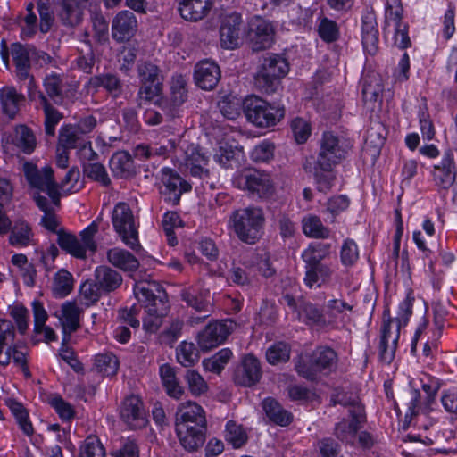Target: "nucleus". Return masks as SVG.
<instances>
[{
    "label": "nucleus",
    "instance_id": "nucleus-1",
    "mask_svg": "<svg viewBox=\"0 0 457 457\" xmlns=\"http://www.w3.org/2000/svg\"><path fill=\"white\" fill-rule=\"evenodd\" d=\"M134 294L146 313L143 319L144 328L150 333L156 332L170 310L166 291L156 281H144L135 285Z\"/></svg>",
    "mask_w": 457,
    "mask_h": 457
},
{
    "label": "nucleus",
    "instance_id": "nucleus-2",
    "mask_svg": "<svg viewBox=\"0 0 457 457\" xmlns=\"http://www.w3.org/2000/svg\"><path fill=\"white\" fill-rule=\"evenodd\" d=\"M134 294L146 313L143 319L144 328L150 333L156 332L170 310L166 291L156 281H144L135 285Z\"/></svg>",
    "mask_w": 457,
    "mask_h": 457
},
{
    "label": "nucleus",
    "instance_id": "nucleus-3",
    "mask_svg": "<svg viewBox=\"0 0 457 457\" xmlns=\"http://www.w3.org/2000/svg\"><path fill=\"white\" fill-rule=\"evenodd\" d=\"M229 221L236 235L244 243L253 245L262 236L265 217L259 207L237 209L231 213Z\"/></svg>",
    "mask_w": 457,
    "mask_h": 457
},
{
    "label": "nucleus",
    "instance_id": "nucleus-4",
    "mask_svg": "<svg viewBox=\"0 0 457 457\" xmlns=\"http://www.w3.org/2000/svg\"><path fill=\"white\" fill-rule=\"evenodd\" d=\"M289 71L287 60L281 54H266L262 57L254 76V85L262 93L277 91L280 79Z\"/></svg>",
    "mask_w": 457,
    "mask_h": 457
},
{
    "label": "nucleus",
    "instance_id": "nucleus-5",
    "mask_svg": "<svg viewBox=\"0 0 457 457\" xmlns=\"http://www.w3.org/2000/svg\"><path fill=\"white\" fill-rule=\"evenodd\" d=\"M337 354L328 346L317 347L309 356L302 358L295 364L299 376L314 381L321 373L331 372L337 365Z\"/></svg>",
    "mask_w": 457,
    "mask_h": 457
},
{
    "label": "nucleus",
    "instance_id": "nucleus-6",
    "mask_svg": "<svg viewBox=\"0 0 457 457\" xmlns=\"http://www.w3.org/2000/svg\"><path fill=\"white\" fill-rule=\"evenodd\" d=\"M137 73L140 87L136 102L141 107L162 93L164 75L162 69L150 61L137 63Z\"/></svg>",
    "mask_w": 457,
    "mask_h": 457
},
{
    "label": "nucleus",
    "instance_id": "nucleus-7",
    "mask_svg": "<svg viewBox=\"0 0 457 457\" xmlns=\"http://www.w3.org/2000/svg\"><path fill=\"white\" fill-rule=\"evenodd\" d=\"M243 111L246 120L259 128L275 126L284 116V107L270 104L258 96L245 98Z\"/></svg>",
    "mask_w": 457,
    "mask_h": 457
},
{
    "label": "nucleus",
    "instance_id": "nucleus-8",
    "mask_svg": "<svg viewBox=\"0 0 457 457\" xmlns=\"http://www.w3.org/2000/svg\"><path fill=\"white\" fill-rule=\"evenodd\" d=\"M112 221L114 230L129 247L132 250L140 248L137 227L129 204L118 203L112 211Z\"/></svg>",
    "mask_w": 457,
    "mask_h": 457
},
{
    "label": "nucleus",
    "instance_id": "nucleus-9",
    "mask_svg": "<svg viewBox=\"0 0 457 457\" xmlns=\"http://www.w3.org/2000/svg\"><path fill=\"white\" fill-rule=\"evenodd\" d=\"M24 174L31 187L46 192L52 203L60 205L59 187L54 178V170L50 166L38 170L34 164L26 162L23 167Z\"/></svg>",
    "mask_w": 457,
    "mask_h": 457
},
{
    "label": "nucleus",
    "instance_id": "nucleus-10",
    "mask_svg": "<svg viewBox=\"0 0 457 457\" xmlns=\"http://www.w3.org/2000/svg\"><path fill=\"white\" fill-rule=\"evenodd\" d=\"M352 147L349 141L340 138L332 132H325L320 140V149L317 157L321 165H337L344 159Z\"/></svg>",
    "mask_w": 457,
    "mask_h": 457
},
{
    "label": "nucleus",
    "instance_id": "nucleus-11",
    "mask_svg": "<svg viewBox=\"0 0 457 457\" xmlns=\"http://www.w3.org/2000/svg\"><path fill=\"white\" fill-rule=\"evenodd\" d=\"M401 320H394L388 317L384 319L380 328V340L378 355L381 361L391 363L395 358L401 330Z\"/></svg>",
    "mask_w": 457,
    "mask_h": 457
},
{
    "label": "nucleus",
    "instance_id": "nucleus-12",
    "mask_svg": "<svg viewBox=\"0 0 457 457\" xmlns=\"http://www.w3.org/2000/svg\"><path fill=\"white\" fill-rule=\"evenodd\" d=\"M275 29L272 23L260 16L251 19L248 23L247 39L254 52L270 48L274 43Z\"/></svg>",
    "mask_w": 457,
    "mask_h": 457
},
{
    "label": "nucleus",
    "instance_id": "nucleus-13",
    "mask_svg": "<svg viewBox=\"0 0 457 457\" xmlns=\"http://www.w3.org/2000/svg\"><path fill=\"white\" fill-rule=\"evenodd\" d=\"M237 182L239 187L247 190L259 198H269L275 191L270 176L257 170L241 174Z\"/></svg>",
    "mask_w": 457,
    "mask_h": 457
},
{
    "label": "nucleus",
    "instance_id": "nucleus-14",
    "mask_svg": "<svg viewBox=\"0 0 457 457\" xmlns=\"http://www.w3.org/2000/svg\"><path fill=\"white\" fill-rule=\"evenodd\" d=\"M237 328V323L230 320L220 322L210 323L198 335V345L203 351H209L212 348L222 344L228 336Z\"/></svg>",
    "mask_w": 457,
    "mask_h": 457
},
{
    "label": "nucleus",
    "instance_id": "nucleus-15",
    "mask_svg": "<svg viewBox=\"0 0 457 457\" xmlns=\"http://www.w3.org/2000/svg\"><path fill=\"white\" fill-rule=\"evenodd\" d=\"M120 415L129 428L133 430L142 429L148 423L143 402L137 395H131L123 400Z\"/></svg>",
    "mask_w": 457,
    "mask_h": 457
},
{
    "label": "nucleus",
    "instance_id": "nucleus-16",
    "mask_svg": "<svg viewBox=\"0 0 457 457\" xmlns=\"http://www.w3.org/2000/svg\"><path fill=\"white\" fill-rule=\"evenodd\" d=\"M161 180L163 185L161 194L163 195L164 201L172 205H178L181 195L185 192H189L192 188L187 181L170 168H163L162 170Z\"/></svg>",
    "mask_w": 457,
    "mask_h": 457
},
{
    "label": "nucleus",
    "instance_id": "nucleus-17",
    "mask_svg": "<svg viewBox=\"0 0 457 457\" xmlns=\"http://www.w3.org/2000/svg\"><path fill=\"white\" fill-rule=\"evenodd\" d=\"M92 0H54L56 12L62 25L75 27L83 19L84 10Z\"/></svg>",
    "mask_w": 457,
    "mask_h": 457
},
{
    "label": "nucleus",
    "instance_id": "nucleus-18",
    "mask_svg": "<svg viewBox=\"0 0 457 457\" xmlns=\"http://www.w3.org/2000/svg\"><path fill=\"white\" fill-rule=\"evenodd\" d=\"M262 368L259 360L253 354L243 357L241 364L234 371V381L244 386H252L262 378Z\"/></svg>",
    "mask_w": 457,
    "mask_h": 457
},
{
    "label": "nucleus",
    "instance_id": "nucleus-19",
    "mask_svg": "<svg viewBox=\"0 0 457 457\" xmlns=\"http://www.w3.org/2000/svg\"><path fill=\"white\" fill-rule=\"evenodd\" d=\"M351 416V421L342 420L337 423L334 429V435L342 442L353 443L357 432L361 428L365 422L364 407H357L348 411Z\"/></svg>",
    "mask_w": 457,
    "mask_h": 457
},
{
    "label": "nucleus",
    "instance_id": "nucleus-20",
    "mask_svg": "<svg viewBox=\"0 0 457 457\" xmlns=\"http://www.w3.org/2000/svg\"><path fill=\"white\" fill-rule=\"evenodd\" d=\"M137 30V18L129 11L119 12L112 21V37L118 43L129 41L135 36Z\"/></svg>",
    "mask_w": 457,
    "mask_h": 457
},
{
    "label": "nucleus",
    "instance_id": "nucleus-21",
    "mask_svg": "<svg viewBox=\"0 0 457 457\" xmlns=\"http://www.w3.org/2000/svg\"><path fill=\"white\" fill-rule=\"evenodd\" d=\"M242 23V16L237 12L231 13L224 19L220 29V45L223 48L235 49L240 45Z\"/></svg>",
    "mask_w": 457,
    "mask_h": 457
},
{
    "label": "nucleus",
    "instance_id": "nucleus-22",
    "mask_svg": "<svg viewBox=\"0 0 457 457\" xmlns=\"http://www.w3.org/2000/svg\"><path fill=\"white\" fill-rule=\"evenodd\" d=\"M194 79L204 90L213 89L220 79V70L217 63L210 60H203L195 66Z\"/></svg>",
    "mask_w": 457,
    "mask_h": 457
},
{
    "label": "nucleus",
    "instance_id": "nucleus-23",
    "mask_svg": "<svg viewBox=\"0 0 457 457\" xmlns=\"http://www.w3.org/2000/svg\"><path fill=\"white\" fill-rule=\"evenodd\" d=\"M31 51H34V46L32 45L15 43L11 46L16 76L21 81L29 79L30 85L34 82V78L30 76Z\"/></svg>",
    "mask_w": 457,
    "mask_h": 457
},
{
    "label": "nucleus",
    "instance_id": "nucleus-24",
    "mask_svg": "<svg viewBox=\"0 0 457 457\" xmlns=\"http://www.w3.org/2000/svg\"><path fill=\"white\" fill-rule=\"evenodd\" d=\"M454 168L453 153L445 152L441 162L434 166L433 179L438 188L447 190L453 185L456 177Z\"/></svg>",
    "mask_w": 457,
    "mask_h": 457
},
{
    "label": "nucleus",
    "instance_id": "nucleus-25",
    "mask_svg": "<svg viewBox=\"0 0 457 457\" xmlns=\"http://www.w3.org/2000/svg\"><path fill=\"white\" fill-rule=\"evenodd\" d=\"M361 42L364 50L373 55L378 50L379 32L376 15L367 12L361 18Z\"/></svg>",
    "mask_w": 457,
    "mask_h": 457
},
{
    "label": "nucleus",
    "instance_id": "nucleus-26",
    "mask_svg": "<svg viewBox=\"0 0 457 457\" xmlns=\"http://www.w3.org/2000/svg\"><path fill=\"white\" fill-rule=\"evenodd\" d=\"M181 17L189 21L204 19L213 6V0H178Z\"/></svg>",
    "mask_w": 457,
    "mask_h": 457
},
{
    "label": "nucleus",
    "instance_id": "nucleus-27",
    "mask_svg": "<svg viewBox=\"0 0 457 457\" xmlns=\"http://www.w3.org/2000/svg\"><path fill=\"white\" fill-rule=\"evenodd\" d=\"M192 420L199 424V422L206 423L205 411L201 405L195 402L187 401L179 404L175 415V428L185 425Z\"/></svg>",
    "mask_w": 457,
    "mask_h": 457
},
{
    "label": "nucleus",
    "instance_id": "nucleus-28",
    "mask_svg": "<svg viewBox=\"0 0 457 457\" xmlns=\"http://www.w3.org/2000/svg\"><path fill=\"white\" fill-rule=\"evenodd\" d=\"M298 319L311 328L318 330H328L325 312L311 302L302 301L300 303Z\"/></svg>",
    "mask_w": 457,
    "mask_h": 457
},
{
    "label": "nucleus",
    "instance_id": "nucleus-29",
    "mask_svg": "<svg viewBox=\"0 0 457 457\" xmlns=\"http://www.w3.org/2000/svg\"><path fill=\"white\" fill-rule=\"evenodd\" d=\"M89 89L97 92L104 88L112 97H119L123 90V83L117 74L106 72L91 77L87 84Z\"/></svg>",
    "mask_w": 457,
    "mask_h": 457
},
{
    "label": "nucleus",
    "instance_id": "nucleus-30",
    "mask_svg": "<svg viewBox=\"0 0 457 457\" xmlns=\"http://www.w3.org/2000/svg\"><path fill=\"white\" fill-rule=\"evenodd\" d=\"M95 279L104 294H110L122 285V276L117 270L106 265L98 266L95 270Z\"/></svg>",
    "mask_w": 457,
    "mask_h": 457
},
{
    "label": "nucleus",
    "instance_id": "nucleus-31",
    "mask_svg": "<svg viewBox=\"0 0 457 457\" xmlns=\"http://www.w3.org/2000/svg\"><path fill=\"white\" fill-rule=\"evenodd\" d=\"M304 283L307 287H312L314 285L320 287L330 280L333 270L329 265L315 262H304Z\"/></svg>",
    "mask_w": 457,
    "mask_h": 457
},
{
    "label": "nucleus",
    "instance_id": "nucleus-32",
    "mask_svg": "<svg viewBox=\"0 0 457 457\" xmlns=\"http://www.w3.org/2000/svg\"><path fill=\"white\" fill-rule=\"evenodd\" d=\"M15 328L12 321L0 319V365L11 362L12 347L15 345Z\"/></svg>",
    "mask_w": 457,
    "mask_h": 457
},
{
    "label": "nucleus",
    "instance_id": "nucleus-33",
    "mask_svg": "<svg viewBox=\"0 0 457 457\" xmlns=\"http://www.w3.org/2000/svg\"><path fill=\"white\" fill-rule=\"evenodd\" d=\"M180 445L188 452H195L202 447L206 440L207 428H195L193 430L184 426L175 428Z\"/></svg>",
    "mask_w": 457,
    "mask_h": 457
},
{
    "label": "nucleus",
    "instance_id": "nucleus-34",
    "mask_svg": "<svg viewBox=\"0 0 457 457\" xmlns=\"http://www.w3.org/2000/svg\"><path fill=\"white\" fill-rule=\"evenodd\" d=\"M159 374L166 394L176 400L181 399L185 389L180 386L174 368L168 363L162 364L159 368Z\"/></svg>",
    "mask_w": 457,
    "mask_h": 457
},
{
    "label": "nucleus",
    "instance_id": "nucleus-35",
    "mask_svg": "<svg viewBox=\"0 0 457 457\" xmlns=\"http://www.w3.org/2000/svg\"><path fill=\"white\" fill-rule=\"evenodd\" d=\"M11 143L19 151L26 154H30L37 145V140L33 131L28 126L23 124L17 125L14 128L11 137Z\"/></svg>",
    "mask_w": 457,
    "mask_h": 457
},
{
    "label": "nucleus",
    "instance_id": "nucleus-36",
    "mask_svg": "<svg viewBox=\"0 0 457 457\" xmlns=\"http://www.w3.org/2000/svg\"><path fill=\"white\" fill-rule=\"evenodd\" d=\"M106 258L111 264L124 271H136L139 267V261L131 253L119 247L109 249Z\"/></svg>",
    "mask_w": 457,
    "mask_h": 457
},
{
    "label": "nucleus",
    "instance_id": "nucleus-37",
    "mask_svg": "<svg viewBox=\"0 0 457 457\" xmlns=\"http://www.w3.org/2000/svg\"><path fill=\"white\" fill-rule=\"evenodd\" d=\"M9 244L12 246L25 247L33 241L34 233L30 225L23 219H18L9 230Z\"/></svg>",
    "mask_w": 457,
    "mask_h": 457
},
{
    "label": "nucleus",
    "instance_id": "nucleus-38",
    "mask_svg": "<svg viewBox=\"0 0 457 457\" xmlns=\"http://www.w3.org/2000/svg\"><path fill=\"white\" fill-rule=\"evenodd\" d=\"M182 300L185 301L187 305L194 308L198 312H204V315L197 317L199 321L205 320L211 312L210 302L206 299L202 292L196 288L185 289L181 293Z\"/></svg>",
    "mask_w": 457,
    "mask_h": 457
},
{
    "label": "nucleus",
    "instance_id": "nucleus-39",
    "mask_svg": "<svg viewBox=\"0 0 457 457\" xmlns=\"http://www.w3.org/2000/svg\"><path fill=\"white\" fill-rule=\"evenodd\" d=\"M40 104L45 113V133L46 137H54L55 135V127L63 118V115L57 111L44 93L38 92Z\"/></svg>",
    "mask_w": 457,
    "mask_h": 457
},
{
    "label": "nucleus",
    "instance_id": "nucleus-40",
    "mask_svg": "<svg viewBox=\"0 0 457 457\" xmlns=\"http://www.w3.org/2000/svg\"><path fill=\"white\" fill-rule=\"evenodd\" d=\"M384 90L381 76L371 71L362 78V96L366 102H377Z\"/></svg>",
    "mask_w": 457,
    "mask_h": 457
},
{
    "label": "nucleus",
    "instance_id": "nucleus-41",
    "mask_svg": "<svg viewBox=\"0 0 457 457\" xmlns=\"http://www.w3.org/2000/svg\"><path fill=\"white\" fill-rule=\"evenodd\" d=\"M262 408L270 421L279 425L287 426L292 420L291 413L273 398L268 397L262 401Z\"/></svg>",
    "mask_w": 457,
    "mask_h": 457
},
{
    "label": "nucleus",
    "instance_id": "nucleus-42",
    "mask_svg": "<svg viewBox=\"0 0 457 457\" xmlns=\"http://www.w3.org/2000/svg\"><path fill=\"white\" fill-rule=\"evenodd\" d=\"M24 100V96L17 92L12 87H4L0 90V101L4 114L13 119L19 111L20 102Z\"/></svg>",
    "mask_w": 457,
    "mask_h": 457
},
{
    "label": "nucleus",
    "instance_id": "nucleus-43",
    "mask_svg": "<svg viewBox=\"0 0 457 457\" xmlns=\"http://www.w3.org/2000/svg\"><path fill=\"white\" fill-rule=\"evenodd\" d=\"M74 125L67 124L60 129L58 145L67 150L77 149L87 139Z\"/></svg>",
    "mask_w": 457,
    "mask_h": 457
},
{
    "label": "nucleus",
    "instance_id": "nucleus-44",
    "mask_svg": "<svg viewBox=\"0 0 457 457\" xmlns=\"http://www.w3.org/2000/svg\"><path fill=\"white\" fill-rule=\"evenodd\" d=\"M344 311H353V305L347 303L341 299L328 300L325 304V314L327 316V325L328 330L339 329V322L337 320L338 314Z\"/></svg>",
    "mask_w": 457,
    "mask_h": 457
},
{
    "label": "nucleus",
    "instance_id": "nucleus-45",
    "mask_svg": "<svg viewBox=\"0 0 457 457\" xmlns=\"http://www.w3.org/2000/svg\"><path fill=\"white\" fill-rule=\"evenodd\" d=\"M302 228L303 234L311 238L326 239L329 237L330 231L325 227L320 219L312 214H309L303 218Z\"/></svg>",
    "mask_w": 457,
    "mask_h": 457
},
{
    "label": "nucleus",
    "instance_id": "nucleus-46",
    "mask_svg": "<svg viewBox=\"0 0 457 457\" xmlns=\"http://www.w3.org/2000/svg\"><path fill=\"white\" fill-rule=\"evenodd\" d=\"M62 324L64 335L75 332L79 328L80 310L75 303L67 302L62 307Z\"/></svg>",
    "mask_w": 457,
    "mask_h": 457
},
{
    "label": "nucleus",
    "instance_id": "nucleus-47",
    "mask_svg": "<svg viewBox=\"0 0 457 457\" xmlns=\"http://www.w3.org/2000/svg\"><path fill=\"white\" fill-rule=\"evenodd\" d=\"M333 168L334 165L325 166L318 161L315 162L313 175L319 191L327 193L332 187L336 179Z\"/></svg>",
    "mask_w": 457,
    "mask_h": 457
},
{
    "label": "nucleus",
    "instance_id": "nucleus-48",
    "mask_svg": "<svg viewBox=\"0 0 457 457\" xmlns=\"http://www.w3.org/2000/svg\"><path fill=\"white\" fill-rule=\"evenodd\" d=\"M57 236V243L62 250L74 257L80 259L86 258L85 251L83 250L80 242L74 235L66 233L61 229L58 230Z\"/></svg>",
    "mask_w": 457,
    "mask_h": 457
},
{
    "label": "nucleus",
    "instance_id": "nucleus-49",
    "mask_svg": "<svg viewBox=\"0 0 457 457\" xmlns=\"http://www.w3.org/2000/svg\"><path fill=\"white\" fill-rule=\"evenodd\" d=\"M225 440L233 448L238 449L246 444L248 436L242 425L236 423L234 420H228L226 424Z\"/></svg>",
    "mask_w": 457,
    "mask_h": 457
},
{
    "label": "nucleus",
    "instance_id": "nucleus-50",
    "mask_svg": "<svg viewBox=\"0 0 457 457\" xmlns=\"http://www.w3.org/2000/svg\"><path fill=\"white\" fill-rule=\"evenodd\" d=\"M44 88L46 98L55 104H62L63 102L62 79L56 74L46 76L44 80Z\"/></svg>",
    "mask_w": 457,
    "mask_h": 457
},
{
    "label": "nucleus",
    "instance_id": "nucleus-51",
    "mask_svg": "<svg viewBox=\"0 0 457 457\" xmlns=\"http://www.w3.org/2000/svg\"><path fill=\"white\" fill-rule=\"evenodd\" d=\"M73 288L72 275L66 270H60L54 277L53 293L55 296L64 297Z\"/></svg>",
    "mask_w": 457,
    "mask_h": 457
},
{
    "label": "nucleus",
    "instance_id": "nucleus-52",
    "mask_svg": "<svg viewBox=\"0 0 457 457\" xmlns=\"http://www.w3.org/2000/svg\"><path fill=\"white\" fill-rule=\"evenodd\" d=\"M231 357V350L223 348L212 357L204 359L203 361V366L207 371L220 374Z\"/></svg>",
    "mask_w": 457,
    "mask_h": 457
},
{
    "label": "nucleus",
    "instance_id": "nucleus-53",
    "mask_svg": "<svg viewBox=\"0 0 457 457\" xmlns=\"http://www.w3.org/2000/svg\"><path fill=\"white\" fill-rule=\"evenodd\" d=\"M6 404L14 415L22 431L28 436L31 435L33 433V427L31 422L29 420L28 412L23 405L14 399L6 400Z\"/></svg>",
    "mask_w": 457,
    "mask_h": 457
},
{
    "label": "nucleus",
    "instance_id": "nucleus-54",
    "mask_svg": "<svg viewBox=\"0 0 457 457\" xmlns=\"http://www.w3.org/2000/svg\"><path fill=\"white\" fill-rule=\"evenodd\" d=\"M200 355L198 349L193 343L187 341L181 342L177 348V360L178 361L185 366H193L199 361Z\"/></svg>",
    "mask_w": 457,
    "mask_h": 457
},
{
    "label": "nucleus",
    "instance_id": "nucleus-55",
    "mask_svg": "<svg viewBox=\"0 0 457 457\" xmlns=\"http://www.w3.org/2000/svg\"><path fill=\"white\" fill-rule=\"evenodd\" d=\"M330 244L327 243H312L303 252L302 258L303 262H322L330 253Z\"/></svg>",
    "mask_w": 457,
    "mask_h": 457
},
{
    "label": "nucleus",
    "instance_id": "nucleus-56",
    "mask_svg": "<svg viewBox=\"0 0 457 457\" xmlns=\"http://www.w3.org/2000/svg\"><path fill=\"white\" fill-rule=\"evenodd\" d=\"M132 164L133 161L131 156L126 152L116 153L110 162V166L113 173L120 177L127 176L130 173Z\"/></svg>",
    "mask_w": 457,
    "mask_h": 457
},
{
    "label": "nucleus",
    "instance_id": "nucleus-57",
    "mask_svg": "<svg viewBox=\"0 0 457 457\" xmlns=\"http://www.w3.org/2000/svg\"><path fill=\"white\" fill-rule=\"evenodd\" d=\"M290 358V347L283 342L272 345L266 352V359L271 365L287 362Z\"/></svg>",
    "mask_w": 457,
    "mask_h": 457
},
{
    "label": "nucleus",
    "instance_id": "nucleus-58",
    "mask_svg": "<svg viewBox=\"0 0 457 457\" xmlns=\"http://www.w3.org/2000/svg\"><path fill=\"white\" fill-rule=\"evenodd\" d=\"M83 172L85 176L100 183L102 186L108 187L111 184V179L104 166L99 162L85 163Z\"/></svg>",
    "mask_w": 457,
    "mask_h": 457
},
{
    "label": "nucleus",
    "instance_id": "nucleus-59",
    "mask_svg": "<svg viewBox=\"0 0 457 457\" xmlns=\"http://www.w3.org/2000/svg\"><path fill=\"white\" fill-rule=\"evenodd\" d=\"M320 37L326 43H333L339 38V28L336 21L323 17L318 25Z\"/></svg>",
    "mask_w": 457,
    "mask_h": 457
},
{
    "label": "nucleus",
    "instance_id": "nucleus-60",
    "mask_svg": "<svg viewBox=\"0 0 457 457\" xmlns=\"http://www.w3.org/2000/svg\"><path fill=\"white\" fill-rule=\"evenodd\" d=\"M220 113L228 120H236L241 113L242 104L240 99L224 96L218 103Z\"/></svg>",
    "mask_w": 457,
    "mask_h": 457
},
{
    "label": "nucleus",
    "instance_id": "nucleus-61",
    "mask_svg": "<svg viewBox=\"0 0 457 457\" xmlns=\"http://www.w3.org/2000/svg\"><path fill=\"white\" fill-rule=\"evenodd\" d=\"M79 457H105V450L96 436H87L80 445Z\"/></svg>",
    "mask_w": 457,
    "mask_h": 457
},
{
    "label": "nucleus",
    "instance_id": "nucleus-62",
    "mask_svg": "<svg viewBox=\"0 0 457 457\" xmlns=\"http://www.w3.org/2000/svg\"><path fill=\"white\" fill-rule=\"evenodd\" d=\"M185 380L190 393L194 396H199L208 390V385L203 377L195 370H187L185 374Z\"/></svg>",
    "mask_w": 457,
    "mask_h": 457
},
{
    "label": "nucleus",
    "instance_id": "nucleus-63",
    "mask_svg": "<svg viewBox=\"0 0 457 457\" xmlns=\"http://www.w3.org/2000/svg\"><path fill=\"white\" fill-rule=\"evenodd\" d=\"M186 87L187 81L182 75H176L172 78L170 93L171 101L175 106H179L186 102L187 98Z\"/></svg>",
    "mask_w": 457,
    "mask_h": 457
},
{
    "label": "nucleus",
    "instance_id": "nucleus-64",
    "mask_svg": "<svg viewBox=\"0 0 457 457\" xmlns=\"http://www.w3.org/2000/svg\"><path fill=\"white\" fill-rule=\"evenodd\" d=\"M114 457H139V446L136 439L121 437L120 445L112 451Z\"/></svg>",
    "mask_w": 457,
    "mask_h": 457
}]
</instances>
